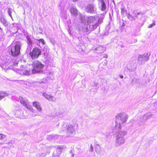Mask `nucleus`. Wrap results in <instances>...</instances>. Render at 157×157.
<instances>
[{
	"mask_svg": "<svg viewBox=\"0 0 157 157\" xmlns=\"http://www.w3.org/2000/svg\"><path fill=\"white\" fill-rule=\"evenodd\" d=\"M125 131H120L116 132V145L117 146L123 144L125 142L124 137L126 134Z\"/></svg>",
	"mask_w": 157,
	"mask_h": 157,
	"instance_id": "f257e3e1",
	"label": "nucleus"
},
{
	"mask_svg": "<svg viewBox=\"0 0 157 157\" xmlns=\"http://www.w3.org/2000/svg\"><path fill=\"white\" fill-rule=\"evenodd\" d=\"M32 65L33 67L32 70V73L35 74L42 72L44 65L40 62L38 60H35L33 62Z\"/></svg>",
	"mask_w": 157,
	"mask_h": 157,
	"instance_id": "f03ea898",
	"label": "nucleus"
},
{
	"mask_svg": "<svg viewBox=\"0 0 157 157\" xmlns=\"http://www.w3.org/2000/svg\"><path fill=\"white\" fill-rule=\"evenodd\" d=\"M102 19H99L97 16H90L88 18V22L92 24L94 29H96L99 24L102 22Z\"/></svg>",
	"mask_w": 157,
	"mask_h": 157,
	"instance_id": "7ed1b4c3",
	"label": "nucleus"
},
{
	"mask_svg": "<svg viewBox=\"0 0 157 157\" xmlns=\"http://www.w3.org/2000/svg\"><path fill=\"white\" fill-rule=\"evenodd\" d=\"M128 116L126 114L124 113H119L116 116V120L120 121L121 123L125 122L127 120Z\"/></svg>",
	"mask_w": 157,
	"mask_h": 157,
	"instance_id": "20e7f679",
	"label": "nucleus"
},
{
	"mask_svg": "<svg viewBox=\"0 0 157 157\" xmlns=\"http://www.w3.org/2000/svg\"><path fill=\"white\" fill-rule=\"evenodd\" d=\"M21 46L19 44H16L11 48V53L13 56H16L20 53Z\"/></svg>",
	"mask_w": 157,
	"mask_h": 157,
	"instance_id": "39448f33",
	"label": "nucleus"
},
{
	"mask_svg": "<svg viewBox=\"0 0 157 157\" xmlns=\"http://www.w3.org/2000/svg\"><path fill=\"white\" fill-rule=\"evenodd\" d=\"M41 53V51L39 49L35 48L30 52L29 55L33 59H34L38 58Z\"/></svg>",
	"mask_w": 157,
	"mask_h": 157,
	"instance_id": "423d86ee",
	"label": "nucleus"
},
{
	"mask_svg": "<svg viewBox=\"0 0 157 157\" xmlns=\"http://www.w3.org/2000/svg\"><path fill=\"white\" fill-rule=\"evenodd\" d=\"M19 99L21 103L28 109L31 111H33V109L29 105L27 100H26L22 97H20Z\"/></svg>",
	"mask_w": 157,
	"mask_h": 157,
	"instance_id": "0eeeda50",
	"label": "nucleus"
},
{
	"mask_svg": "<svg viewBox=\"0 0 157 157\" xmlns=\"http://www.w3.org/2000/svg\"><path fill=\"white\" fill-rule=\"evenodd\" d=\"M150 55L148 53H144L142 55H140L138 56V60L139 62H146L148 60Z\"/></svg>",
	"mask_w": 157,
	"mask_h": 157,
	"instance_id": "6e6552de",
	"label": "nucleus"
},
{
	"mask_svg": "<svg viewBox=\"0 0 157 157\" xmlns=\"http://www.w3.org/2000/svg\"><path fill=\"white\" fill-rule=\"evenodd\" d=\"M67 133L70 136H72L75 133V127L72 125H69L67 127Z\"/></svg>",
	"mask_w": 157,
	"mask_h": 157,
	"instance_id": "1a4fd4ad",
	"label": "nucleus"
},
{
	"mask_svg": "<svg viewBox=\"0 0 157 157\" xmlns=\"http://www.w3.org/2000/svg\"><path fill=\"white\" fill-rule=\"evenodd\" d=\"M121 123L120 121H117L116 120V121L115 123L114 126L113 127V130H115L117 132L121 130Z\"/></svg>",
	"mask_w": 157,
	"mask_h": 157,
	"instance_id": "9d476101",
	"label": "nucleus"
},
{
	"mask_svg": "<svg viewBox=\"0 0 157 157\" xmlns=\"http://www.w3.org/2000/svg\"><path fill=\"white\" fill-rule=\"evenodd\" d=\"M80 30L84 32H86L89 31L90 29V26L87 24L82 23L79 28Z\"/></svg>",
	"mask_w": 157,
	"mask_h": 157,
	"instance_id": "9b49d317",
	"label": "nucleus"
},
{
	"mask_svg": "<svg viewBox=\"0 0 157 157\" xmlns=\"http://www.w3.org/2000/svg\"><path fill=\"white\" fill-rule=\"evenodd\" d=\"M42 95L49 101L54 102L56 101V98L51 94H48L46 93H43L42 94Z\"/></svg>",
	"mask_w": 157,
	"mask_h": 157,
	"instance_id": "f8f14e48",
	"label": "nucleus"
},
{
	"mask_svg": "<svg viewBox=\"0 0 157 157\" xmlns=\"http://www.w3.org/2000/svg\"><path fill=\"white\" fill-rule=\"evenodd\" d=\"M15 114L17 117L20 119H24L25 118V117L24 115L23 111L21 109L17 110Z\"/></svg>",
	"mask_w": 157,
	"mask_h": 157,
	"instance_id": "ddd939ff",
	"label": "nucleus"
},
{
	"mask_svg": "<svg viewBox=\"0 0 157 157\" xmlns=\"http://www.w3.org/2000/svg\"><path fill=\"white\" fill-rule=\"evenodd\" d=\"M33 105L39 112H41L42 110L40 103L37 101H34L33 103Z\"/></svg>",
	"mask_w": 157,
	"mask_h": 157,
	"instance_id": "4468645a",
	"label": "nucleus"
},
{
	"mask_svg": "<svg viewBox=\"0 0 157 157\" xmlns=\"http://www.w3.org/2000/svg\"><path fill=\"white\" fill-rule=\"evenodd\" d=\"M85 9L86 11L89 13H93L94 11V7L92 4H89L87 5Z\"/></svg>",
	"mask_w": 157,
	"mask_h": 157,
	"instance_id": "2eb2a0df",
	"label": "nucleus"
},
{
	"mask_svg": "<svg viewBox=\"0 0 157 157\" xmlns=\"http://www.w3.org/2000/svg\"><path fill=\"white\" fill-rule=\"evenodd\" d=\"M98 5L102 11H104L106 9V6L103 0H99Z\"/></svg>",
	"mask_w": 157,
	"mask_h": 157,
	"instance_id": "dca6fc26",
	"label": "nucleus"
},
{
	"mask_svg": "<svg viewBox=\"0 0 157 157\" xmlns=\"http://www.w3.org/2000/svg\"><path fill=\"white\" fill-rule=\"evenodd\" d=\"M153 116V115L149 113H146L141 118V121L144 122L150 118L151 117Z\"/></svg>",
	"mask_w": 157,
	"mask_h": 157,
	"instance_id": "f3484780",
	"label": "nucleus"
},
{
	"mask_svg": "<svg viewBox=\"0 0 157 157\" xmlns=\"http://www.w3.org/2000/svg\"><path fill=\"white\" fill-rule=\"evenodd\" d=\"M70 12L72 15L76 16L78 14V12L77 9L74 7H72L70 10Z\"/></svg>",
	"mask_w": 157,
	"mask_h": 157,
	"instance_id": "a211bd4d",
	"label": "nucleus"
},
{
	"mask_svg": "<svg viewBox=\"0 0 157 157\" xmlns=\"http://www.w3.org/2000/svg\"><path fill=\"white\" fill-rule=\"evenodd\" d=\"M8 94L6 92L3 91L0 92V100L8 96Z\"/></svg>",
	"mask_w": 157,
	"mask_h": 157,
	"instance_id": "6ab92c4d",
	"label": "nucleus"
},
{
	"mask_svg": "<svg viewBox=\"0 0 157 157\" xmlns=\"http://www.w3.org/2000/svg\"><path fill=\"white\" fill-rule=\"evenodd\" d=\"M96 50L98 53H103L105 51V48L101 46H99L97 48Z\"/></svg>",
	"mask_w": 157,
	"mask_h": 157,
	"instance_id": "aec40b11",
	"label": "nucleus"
},
{
	"mask_svg": "<svg viewBox=\"0 0 157 157\" xmlns=\"http://www.w3.org/2000/svg\"><path fill=\"white\" fill-rule=\"evenodd\" d=\"M0 21L5 26H7L8 25V23L7 21L3 18H1L0 19Z\"/></svg>",
	"mask_w": 157,
	"mask_h": 157,
	"instance_id": "412c9836",
	"label": "nucleus"
},
{
	"mask_svg": "<svg viewBox=\"0 0 157 157\" xmlns=\"http://www.w3.org/2000/svg\"><path fill=\"white\" fill-rule=\"evenodd\" d=\"M27 43L29 46L33 44V42L30 37L28 36L27 37Z\"/></svg>",
	"mask_w": 157,
	"mask_h": 157,
	"instance_id": "4be33fe9",
	"label": "nucleus"
},
{
	"mask_svg": "<svg viewBox=\"0 0 157 157\" xmlns=\"http://www.w3.org/2000/svg\"><path fill=\"white\" fill-rule=\"evenodd\" d=\"M36 40L37 41H38V43L39 44L41 43V44H42V45H44L45 44L44 41L42 39H41L39 40Z\"/></svg>",
	"mask_w": 157,
	"mask_h": 157,
	"instance_id": "5701e85b",
	"label": "nucleus"
},
{
	"mask_svg": "<svg viewBox=\"0 0 157 157\" xmlns=\"http://www.w3.org/2000/svg\"><path fill=\"white\" fill-rule=\"evenodd\" d=\"M12 12V10L10 8L8 9V12L9 15L10 16L12 19L13 20V18L11 15V13Z\"/></svg>",
	"mask_w": 157,
	"mask_h": 157,
	"instance_id": "b1692460",
	"label": "nucleus"
},
{
	"mask_svg": "<svg viewBox=\"0 0 157 157\" xmlns=\"http://www.w3.org/2000/svg\"><path fill=\"white\" fill-rule=\"evenodd\" d=\"M31 72L29 71L26 70L25 71L23 72V74L24 75H29L31 74Z\"/></svg>",
	"mask_w": 157,
	"mask_h": 157,
	"instance_id": "393cba45",
	"label": "nucleus"
},
{
	"mask_svg": "<svg viewBox=\"0 0 157 157\" xmlns=\"http://www.w3.org/2000/svg\"><path fill=\"white\" fill-rule=\"evenodd\" d=\"M127 17L131 21H133L135 20V18L129 14H128Z\"/></svg>",
	"mask_w": 157,
	"mask_h": 157,
	"instance_id": "a878e982",
	"label": "nucleus"
},
{
	"mask_svg": "<svg viewBox=\"0 0 157 157\" xmlns=\"http://www.w3.org/2000/svg\"><path fill=\"white\" fill-rule=\"evenodd\" d=\"M79 18L80 20L83 21L85 19V17L83 15L80 14Z\"/></svg>",
	"mask_w": 157,
	"mask_h": 157,
	"instance_id": "bb28decb",
	"label": "nucleus"
},
{
	"mask_svg": "<svg viewBox=\"0 0 157 157\" xmlns=\"http://www.w3.org/2000/svg\"><path fill=\"white\" fill-rule=\"evenodd\" d=\"M100 147H96L95 149V151L97 153H99L100 151Z\"/></svg>",
	"mask_w": 157,
	"mask_h": 157,
	"instance_id": "cd10ccee",
	"label": "nucleus"
},
{
	"mask_svg": "<svg viewBox=\"0 0 157 157\" xmlns=\"http://www.w3.org/2000/svg\"><path fill=\"white\" fill-rule=\"evenodd\" d=\"M91 152H93L94 151V148L92 144L90 145V149L89 150Z\"/></svg>",
	"mask_w": 157,
	"mask_h": 157,
	"instance_id": "c85d7f7f",
	"label": "nucleus"
},
{
	"mask_svg": "<svg viewBox=\"0 0 157 157\" xmlns=\"http://www.w3.org/2000/svg\"><path fill=\"white\" fill-rule=\"evenodd\" d=\"M155 25V23L154 22H153L152 24L149 25L148 26V28H151L152 27H153V26Z\"/></svg>",
	"mask_w": 157,
	"mask_h": 157,
	"instance_id": "c756f323",
	"label": "nucleus"
},
{
	"mask_svg": "<svg viewBox=\"0 0 157 157\" xmlns=\"http://www.w3.org/2000/svg\"><path fill=\"white\" fill-rule=\"evenodd\" d=\"M64 148V147L62 146H58L57 149H63Z\"/></svg>",
	"mask_w": 157,
	"mask_h": 157,
	"instance_id": "7c9ffc66",
	"label": "nucleus"
},
{
	"mask_svg": "<svg viewBox=\"0 0 157 157\" xmlns=\"http://www.w3.org/2000/svg\"><path fill=\"white\" fill-rule=\"evenodd\" d=\"M4 136H5L3 135L0 134V139H2L4 138Z\"/></svg>",
	"mask_w": 157,
	"mask_h": 157,
	"instance_id": "2f4dec72",
	"label": "nucleus"
},
{
	"mask_svg": "<svg viewBox=\"0 0 157 157\" xmlns=\"http://www.w3.org/2000/svg\"><path fill=\"white\" fill-rule=\"evenodd\" d=\"M125 10L124 9H122L121 10V13L122 14L124 13L125 12Z\"/></svg>",
	"mask_w": 157,
	"mask_h": 157,
	"instance_id": "473e14b6",
	"label": "nucleus"
},
{
	"mask_svg": "<svg viewBox=\"0 0 157 157\" xmlns=\"http://www.w3.org/2000/svg\"><path fill=\"white\" fill-rule=\"evenodd\" d=\"M107 61L105 60V62H104L105 64L106 65H107Z\"/></svg>",
	"mask_w": 157,
	"mask_h": 157,
	"instance_id": "72a5a7b5",
	"label": "nucleus"
},
{
	"mask_svg": "<svg viewBox=\"0 0 157 157\" xmlns=\"http://www.w3.org/2000/svg\"><path fill=\"white\" fill-rule=\"evenodd\" d=\"M120 78H123V75H121L119 76Z\"/></svg>",
	"mask_w": 157,
	"mask_h": 157,
	"instance_id": "f704fd0d",
	"label": "nucleus"
},
{
	"mask_svg": "<svg viewBox=\"0 0 157 157\" xmlns=\"http://www.w3.org/2000/svg\"><path fill=\"white\" fill-rule=\"evenodd\" d=\"M139 14H140V13H137V14H136V13H135V16H136L137 15H139Z\"/></svg>",
	"mask_w": 157,
	"mask_h": 157,
	"instance_id": "c9c22d12",
	"label": "nucleus"
},
{
	"mask_svg": "<svg viewBox=\"0 0 157 157\" xmlns=\"http://www.w3.org/2000/svg\"><path fill=\"white\" fill-rule=\"evenodd\" d=\"M72 0L74 2H75L77 1L78 0Z\"/></svg>",
	"mask_w": 157,
	"mask_h": 157,
	"instance_id": "e433bc0d",
	"label": "nucleus"
},
{
	"mask_svg": "<svg viewBox=\"0 0 157 157\" xmlns=\"http://www.w3.org/2000/svg\"><path fill=\"white\" fill-rule=\"evenodd\" d=\"M10 144V143H8V144Z\"/></svg>",
	"mask_w": 157,
	"mask_h": 157,
	"instance_id": "4c0bfd02",
	"label": "nucleus"
}]
</instances>
